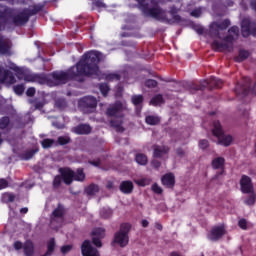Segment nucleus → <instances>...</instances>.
<instances>
[{
  "label": "nucleus",
  "mask_w": 256,
  "mask_h": 256,
  "mask_svg": "<svg viewBox=\"0 0 256 256\" xmlns=\"http://www.w3.org/2000/svg\"><path fill=\"white\" fill-rule=\"evenodd\" d=\"M212 133L214 137L218 139V145H223L224 147H229L233 143V136L223 133V128H221V123L219 121H214Z\"/></svg>",
  "instance_id": "39448f33"
},
{
  "label": "nucleus",
  "mask_w": 256,
  "mask_h": 256,
  "mask_svg": "<svg viewBox=\"0 0 256 256\" xmlns=\"http://www.w3.org/2000/svg\"><path fill=\"white\" fill-rule=\"evenodd\" d=\"M136 163H138V165H145L147 163V156L145 154H137L136 157Z\"/></svg>",
  "instance_id": "f704fd0d"
},
{
  "label": "nucleus",
  "mask_w": 256,
  "mask_h": 256,
  "mask_svg": "<svg viewBox=\"0 0 256 256\" xmlns=\"http://www.w3.org/2000/svg\"><path fill=\"white\" fill-rule=\"evenodd\" d=\"M108 117H123V105L116 103L106 111Z\"/></svg>",
  "instance_id": "dca6fc26"
},
{
  "label": "nucleus",
  "mask_w": 256,
  "mask_h": 256,
  "mask_svg": "<svg viewBox=\"0 0 256 256\" xmlns=\"http://www.w3.org/2000/svg\"><path fill=\"white\" fill-rule=\"evenodd\" d=\"M111 127H114L118 132L123 133L124 129L121 127L123 120L121 118H116L110 121Z\"/></svg>",
  "instance_id": "a878e982"
},
{
  "label": "nucleus",
  "mask_w": 256,
  "mask_h": 256,
  "mask_svg": "<svg viewBox=\"0 0 256 256\" xmlns=\"http://www.w3.org/2000/svg\"><path fill=\"white\" fill-rule=\"evenodd\" d=\"M99 89H100V92L102 93V95L104 97H107V93H109V85H107L105 83L99 84Z\"/></svg>",
  "instance_id": "37998d69"
},
{
  "label": "nucleus",
  "mask_w": 256,
  "mask_h": 256,
  "mask_svg": "<svg viewBox=\"0 0 256 256\" xmlns=\"http://www.w3.org/2000/svg\"><path fill=\"white\" fill-rule=\"evenodd\" d=\"M146 87L155 88L157 86V81L153 79L146 80L145 82Z\"/></svg>",
  "instance_id": "09e8293b"
},
{
  "label": "nucleus",
  "mask_w": 256,
  "mask_h": 256,
  "mask_svg": "<svg viewBox=\"0 0 256 256\" xmlns=\"http://www.w3.org/2000/svg\"><path fill=\"white\" fill-rule=\"evenodd\" d=\"M120 191L125 195H129L130 193H133V182L129 180L123 181L120 184Z\"/></svg>",
  "instance_id": "5701e85b"
},
{
  "label": "nucleus",
  "mask_w": 256,
  "mask_h": 256,
  "mask_svg": "<svg viewBox=\"0 0 256 256\" xmlns=\"http://www.w3.org/2000/svg\"><path fill=\"white\" fill-rule=\"evenodd\" d=\"M224 165H225V158L223 157H218L212 160L213 169H223Z\"/></svg>",
  "instance_id": "bb28decb"
},
{
  "label": "nucleus",
  "mask_w": 256,
  "mask_h": 256,
  "mask_svg": "<svg viewBox=\"0 0 256 256\" xmlns=\"http://www.w3.org/2000/svg\"><path fill=\"white\" fill-rule=\"evenodd\" d=\"M249 57V51L247 50H240L239 55L235 58L236 63H241L245 61Z\"/></svg>",
  "instance_id": "7c9ffc66"
},
{
  "label": "nucleus",
  "mask_w": 256,
  "mask_h": 256,
  "mask_svg": "<svg viewBox=\"0 0 256 256\" xmlns=\"http://www.w3.org/2000/svg\"><path fill=\"white\" fill-rule=\"evenodd\" d=\"M152 191L157 195H161L163 193V189L157 183L152 185Z\"/></svg>",
  "instance_id": "de8ad7c7"
},
{
  "label": "nucleus",
  "mask_w": 256,
  "mask_h": 256,
  "mask_svg": "<svg viewBox=\"0 0 256 256\" xmlns=\"http://www.w3.org/2000/svg\"><path fill=\"white\" fill-rule=\"evenodd\" d=\"M17 82L15 75L11 71L0 66V83L4 85H13Z\"/></svg>",
  "instance_id": "9b49d317"
},
{
  "label": "nucleus",
  "mask_w": 256,
  "mask_h": 256,
  "mask_svg": "<svg viewBox=\"0 0 256 256\" xmlns=\"http://www.w3.org/2000/svg\"><path fill=\"white\" fill-rule=\"evenodd\" d=\"M164 103H165V100L163 99V95L161 94H157L150 101V105H153L154 107L163 105Z\"/></svg>",
  "instance_id": "cd10ccee"
},
{
  "label": "nucleus",
  "mask_w": 256,
  "mask_h": 256,
  "mask_svg": "<svg viewBox=\"0 0 256 256\" xmlns=\"http://www.w3.org/2000/svg\"><path fill=\"white\" fill-rule=\"evenodd\" d=\"M0 55H11V41L0 35Z\"/></svg>",
  "instance_id": "f3484780"
},
{
  "label": "nucleus",
  "mask_w": 256,
  "mask_h": 256,
  "mask_svg": "<svg viewBox=\"0 0 256 256\" xmlns=\"http://www.w3.org/2000/svg\"><path fill=\"white\" fill-rule=\"evenodd\" d=\"M240 191L243 193H253V182L247 175H243L240 179Z\"/></svg>",
  "instance_id": "ddd939ff"
},
{
  "label": "nucleus",
  "mask_w": 256,
  "mask_h": 256,
  "mask_svg": "<svg viewBox=\"0 0 256 256\" xmlns=\"http://www.w3.org/2000/svg\"><path fill=\"white\" fill-rule=\"evenodd\" d=\"M87 195H97L99 193V186L95 184H91L86 188Z\"/></svg>",
  "instance_id": "2f4dec72"
},
{
  "label": "nucleus",
  "mask_w": 256,
  "mask_h": 256,
  "mask_svg": "<svg viewBox=\"0 0 256 256\" xmlns=\"http://www.w3.org/2000/svg\"><path fill=\"white\" fill-rule=\"evenodd\" d=\"M229 25H231V22L229 20L213 22L212 24H210V34L214 35L215 37H219V32L225 31V29H227Z\"/></svg>",
  "instance_id": "9d476101"
},
{
  "label": "nucleus",
  "mask_w": 256,
  "mask_h": 256,
  "mask_svg": "<svg viewBox=\"0 0 256 256\" xmlns=\"http://www.w3.org/2000/svg\"><path fill=\"white\" fill-rule=\"evenodd\" d=\"M24 92L25 86H23V84L14 86V93H16V95H23Z\"/></svg>",
  "instance_id": "c03bdc74"
},
{
  "label": "nucleus",
  "mask_w": 256,
  "mask_h": 256,
  "mask_svg": "<svg viewBox=\"0 0 256 256\" xmlns=\"http://www.w3.org/2000/svg\"><path fill=\"white\" fill-rule=\"evenodd\" d=\"M100 215L101 217H103V219H109V217L113 215V212L111 211V209L103 208L100 210Z\"/></svg>",
  "instance_id": "58836bf2"
},
{
  "label": "nucleus",
  "mask_w": 256,
  "mask_h": 256,
  "mask_svg": "<svg viewBox=\"0 0 256 256\" xmlns=\"http://www.w3.org/2000/svg\"><path fill=\"white\" fill-rule=\"evenodd\" d=\"M26 95L28 97H33V95H35V88H33V87L28 88L26 91Z\"/></svg>",
  "instance_id": "13d9d810"
},
{
  "label": "nucleus",
  "mask_w": 256,
  "mask_h": 256,
  "mask_svg": "<svg viewBox=\"0 0 256 256\" xmlns=\"http://www.w3.org/2000/svg\"><path fill=\"white\" fill-rule=\"evenodd\" d=\"M71 139L68 136H60L58 137V143L59 145H67Z\"/></svg>",
  "instance_id": "49530a36"
},
{
  "label": "nucleus",
  "mask_w": 256,
  "mask_h": 256,
  "mask_svg": "<svg viewBox=\"0 0 256 256\" xmlns=\"http://www.w3.org/2000/svg\"><path fill=\"white\" fill-rule=\"evenodd\" d=\"M241 34L243 37H249V35L256 37V23L249 18H244L241 23Z\"/></svg>",
  "instance_id": "1a4fd4ad"
},
{
  "label": "nucleus",
  "mask_w": 256,
  "mask_h": 256,
  "mask_svg": "<svg viewBox=\"0 0 256 256\" xmlns=\"http://www.w3.org/2000/svg\"><path fill=\"white\" fill-rule=\"evenodd\" d=\"M203 12L201 11V8H196L194 10L191 11L190 15L192 17H199Z\"/></svg>",
  "instance_id": "8fccbe9b"
},
{
  "label": "nucleus",
  "mask_w": 256,
  "mask_h": 256,
  "mask_svg": "<svg viewBox=\"0 0 256 256\" xmlns=\"http://www.w3.org/2000/svg\"><path fill=\"white\" fill-rule=\"evenodd\" d=\"M176 153H177V155H179L180 157H182V155H185V151H183V149H181V148H178V149L176 150Z\"/></svg>",
  "instance_id": "0e129e2a"
},
{
  "label": "nucleus",
  "mask_w": 256,
  "mask_h": 256,
  "mask_svg": "<svg viewBox=\"0 0 256 256\" xmlns=\"http://www.w3.org/2000/svg\"><path fill=\"white\" fill-rule=\"evenodd\" d=\"M11 125V119L7 116L0 118V129L1 131H5V129H9Z\"/></svg>",
  "instance_id": "c85d7f7f"
},
{
  "label": "nucleus",
  "mask_w": 256,
  "mask_h": 256,
  "mask_svg": "<svg viewBox=\"0 0 256 256\" xmlns=\"http://www.w3.org/2000/svg\"><path fill=\"white\" fill-rule=\"evenodd\" d=\"M24 245L21 241H16L14 242V249H16V251H19V249H23Z\"/></svg>",
  "instance_id": "6e6d98bb"
},
{
  "label": "nucleus",
  "mask_w": 256,
  "mask_h": 256,
  "mask_svg": "<svg viewBox=\"0 0 256 256\" xmlns=\"http://www.w3.org/2000/svg\"><path fill=\"white\" fill-rule=\"evenodd\" d=\"M162 184L164 187L168 189H173L175 187V175L173 173L165 174L161 179Z\"/></svg>",
  "instance_id": "aec40b11"
},
{
  "label": "nucleus",
  "mask_w": 256,
  "mask_h": 256,
  "mask_svg": "<svg viewBox=\"0 0 256 256\" xmlns=\"http://www.w3.org/2000/svg\"><path fill=\"white\" fill-rule=\"evenodd\" d=\"M195 31L198 33V35H203L204 33L203 27L201 26H196Z\"/></svg>",
  "instance_id": "e2e57ef3"
},
{
  "label": "nucleus",
  "mask_w": 256,
  "mask_h": 256,
  "mask_svg": "<svg viewBox=\"0 0 256 256\" xmlns=\"http://www.w3.org/2000/svg\"><path fill=\"white\" fill-rule=\"evenodd\" d=\"M239 38V27L232 26L228 30V35L224 38L225 43H221L215 40L212 43V47L214 51H227L231 53L233 51V41Z\"/></svg>",
  "instance_id": "20e7f679"
},
{
  "label": "nucleus",
  "mask_w": 256,
  "mask_h": 256,
  "mask_svg": "<svg viewBox=\"0 0 256 256\" xmlns=\"http://www.w3.org/2000/svg\"><path fill=\"white\" fill-rule=\"evenodd\" d=\"M209 85H211V80L210 81L203 80L200 82V86H194L193 89H195V91H203V89H205Z\"/></svg>",
  "instance_id": "e433bc0d"
},
{
  "label": "nucleus",
  "mask_w": 256,
  "mask_h": 256,
  "mask_svg": "<svg viewBox=\"0 0 256 256\" xmlns=\"http://www.w3.org/2000/svg\"><path fill=\"white\" fill-rule=\"evenodd\" d=\"M9 182L6 179H0V189H7Z\"/></svg>",
  "instance_id": "5fc2aeb1"
},
{
  "label": "nucleus",
  "mask_w": 256,
  "mask_h": 256,
  "mask_svg": "<svg viewBox=\"0 0 256 256\" xmlns=\"http://www.w3.org/2000/svg\"><path fill=\"white\" fill-rule=\"evenodd\" d=\"M147 125H159V122L161 121V119L159 118V116H147L145 119Z\"/></svg>",
  "instance_id": "c756f323"
},
{
  "label": "nucleus",
  "mask_w": 256,
  "mask_h": 256,
  "mask_svg": "<svg viewBox=\"0 0 256 256\" xmlns=\"http://www.w3.org/2000/svg\"><path fill=\"white\" fill-rule=\"evenodd\" d=\"M41 11L38 7L25 8L23 10H17L15 8H10L5 6L2 10L3 17H12V23L16 27H21L29 22L30 17L37 15Z\"/></svg>",
  "instance_id": "f03ea898"
},
{
  "label": "nucleus",
  "mask_w": 256,
  "mask_h": 256,
  "mask_svg": "<svg viewBox=\"0 0 256 256\" xmlns=\"http://www.w3.org/2000/svg\"><path fill=\"white\" fill-rule=\"evenodd\" d=\"M249 85H251V78L246 77L244 78L243 85H237L235 88L236 94L238 95H248L249 94Z\"/></svg>",
  "instance_id": "a211bd4d"
},
{
  "label": "nucleus",
  "mask_w": 256,
  "mask_h": 256,
  "mask_svg": "<svg viewBox=\"0 0 256 256\" xmlns=\"http://www.w3.org/2000/svg\"><path fill=\"white\" fill-rule=\"evenodd\" d=\"M199 147H200V149H207L209 147V141L200 140Z\"/></svg>",
  "instance_id": "864d4df0"
},
{
  "label": "nucleus",
  "mask_w": 256,
  "mask_h": 256,
  "mask_svg": "<svg viewBox=\"0 0 256 256\" xmlns=\"http://www.w3.org/2000/svg\"><path fill=\"white\" fill-rule=\"evenodd\" d=\"M106 187L107 189H113V182L108 181Z\"/></svg>",
  "instance_id": "774afa93"
},
{
  "label": "nucleus",
  "mask_w": 256,
  "mask_h": 256,
  "mask_svg": "<svg viewBox=\"0 0 256 256\" xmlns=\"http://www.w3.org/2000/svg\"><path fill=\"white\" fill-rule=\"evenodd\" d=\"M129 231H131V224H121L120 230L114 235V243L120 247H127L129 245Z\"/></svg>",
  "instance_id": "423d86ee"
},
{
  "label": "nucleus",
  "mask_w": 256,
  "mask_h": 256,
  "mask_svg": "<svg viewBox=\"0 0 256 256\" xmlns=\"http://www.w3.org/2000/svg\"><path fill=\"white\" fill-rule=\"evenodd\" d=\"M29 212V208L24 207L20 210V213H22L23 215L27 214Z\"/></svg>",
  "instance_id": "338daca9"
},
{
  "label": "nucleus",
  "mask_w": 256,
  "mask_h": 256,
  "mask_svg": "<svg viewBox=\"0 0 256 256\" xmlns=\"http://www.w3.org/2000/svg\"><path fill=\"white\" fill-rule=\"evenodd\" d=\"M54 187H59L61 185V176H56L54 178Z\"/></svg>",
  "instance_id": "bf43d9fd"
},
{
  "label": "nucleus",
  "mask_w": 256,
  "mask_h": 256,
  "mask_svg": "<svg viewBox=\"0 0 256 256\" xmlns=\"http://www.w3.org/2000/svg\"><path fill=\"white\" fill-rule=\"evenodd\" d=\"M2 201L4 203H13V201H15V196L13 193H4L2 195Z\"/></svg>",
  "instance_id": "72a5a7b5"
},
{
  "label": "nucleus",
  "mask_w": 256,
  "mask_h": 256,
  "mask_svg": "<svg viewBox=\"0 0 256 256\" xmlns=\"http://www.w3.org/2000/svg\"><path fill=\"white\" fill-rule=\"evenodd\" d=\"M55 107H57V109H65L67 107V101L65 99H58L55 101Z\"/></svg>",
  "instance_id": "4c0bfd02"
},
{
  "label": "nucleus",
  "mask_w": 256,
  "mask_h": 256,
  "mask_svg": "<svg viewBox=\"0 0 256 256\" xmlns=\"http://www.w3.org/2000/svg\"><path fill=\"white\" fill-rule=\"evenodd\" d=\"M250 194H251V195L244 201V203H245L246 205H255V199H256L255 193L252 192V193H250Z\"/></svg>",
  "instance_id": "a18cd8bd"
},
{
  "label": "nucleus",
  "mask_w": 256,
  "mask_h": 256,
  "mask_svg": "<svg viewBox=\"0 0 256 256\" xmlns=\"http://www.w3.org/2000/svg\"><path fill=\"white\" fill-rule=\"evenodd\" d=\"M136 1L138 2L139 9H141L146 17H152V19L162 21L163 23H173V20L167 18V12L161 9L157 0H151L150 3H147V0Z\"/></svg>",
  "instance_id": "7ed1b4c3"
},
{
  "label": "nucleus",
  "mask_w": 256,
  "mask_h": 256,
  "mask_svg": "<svg viewBox=\"0 0 256 256\" xmlns=\"http://www.w3.org/2000/svg\"><path fill=\"white\" fill-rule=\"evenodd\" d=\"M23 249L24 255L26 256H33V253H35V246L33 245V242L31 240H27L24 243Z\"/></svg>",
  "instance_id": "b1692460"
},
{
  "label": "nucleus",
  "mask_w": 256,
  "mask_h": 256,
  "mask_svg": "<svg viewBox=\"0 0 256 256\" xmlns=\"http://www.w3.org/2000/svg\"><path fill=\"white\" fill-rule=\"evenodd\" d=\"M63 213H65V210L63 209V206H58L53 212L51 217V225H55L57 223V219L60 221H63Z\"/></svg>",
  "instance_id": "412c9836"
},
{
  "label": "nucleus",
  "mask_w": 256,
  "mask_h": 256,
  "mask_svg": "<svg viewBox=\"0 0 256 256\" xmlns=\"http://www.w3.org/2000/svg\"><path fill=\"white\" fill-rule=\"evenodd\" d=\"M30 103H34L35 109H43V106L45 105L43 102L38 101V102H33L31 101Z\"/></svg>",
  "instance_id": "4d7b16f0"
},
{
  "label": "nucleus",
  "mask_w": 256,
  "mask_h": 256,
  "mask_svg": "<svg viewBox=\"0 0 256 256\" xmlns=\"http://www.w3.org/2000/svg\"><path fill=\"white\" fill-rule=\"evenodd\" d=\"M153 149H154L153 157H155L156 159H159V158L163 157V155H167L169 153V147H167V146L155 145L153 147Z\"/></svg>",
  "instance_id": "4be33fe9"
},
{
  "label": "nucleus",
  "mask_w": 256,
  "mask_h": 256,
  "mask_svg": "<svg viewBox=\"0 0 256 256\" xmlns=\"http://www.w3.org/2000/svg\"><path fill=\"white\" fill-rule=\"evenodd\" d=\"M93 3L96 7H105L103 0H95Z\"/></svg>",
  "instance_id": "052dcab7"
},
{
  "label": "nucleus",
  "mask_w": 256,
  "mask_h": 256,
  "mask_svg": "<svg viewBox=\"0 0 256 256\" xmlns=\"http://www.w3.org/2000/svg\"><path fill=\"white\" fill-rule=\"evenodd\" d=\"M210 85H214V87L220 88L221 85H223V80L216 78V77H211L210 78Z\"/></svg>",
  "instance_id": "ea45409f"
},
{
  "label": "nucleus",
  "mask_w": 256,
  "mask_h": 256,
  "mask_svg": "<svg viewBox=\"0 0 256 256\" xmlns=\"http://www.w3.org/2000/svg\"><path fill=\"white\" fill-rule=\"evenodd\" d=\"M78 106L84 113H93L97 107V98L85 96L78 101Z\"/></svg>",
  "instance_id": "6e6552de"
},
{
  "label": "nucleus",
  "mask_w": 256,
  "mask_h": 256,
  "mask_svg": "<svg viewBox=\"0 0 256 256\" xmlns=\"http://www.w3.org/2000/svg\"><path fill=\"white\" fill-rule=\"evenodd\" d=\"M105 61V56H101L99 51H89L83 54L80 61L66 71H56L51 74V78L41 75L35 78L31 76L24 77V80L31 82L37 81L39 85H48V87H57L65 85L69 81H81L80 77H92L99 75V63Z\"/></svg>",
  "instance_id": "f257e3e1"
},
{
  "label": "nucleus",
  "mask_w": 256,
  "mask_h": 256,
  "mask_svg": "<svg viewBox=\"0 0 256 256\" xmlns=\"http://www.w3.org/2000/svg\"><path fill=\"white\" fill-rule=\"evenodd\" d=\"M71 249H73V246H71V245L62 246L61 253H63V255H66V253H69V251H71Z\"/></svg>",
  "instance_id": "3c124183"
},
{
  "label": "nucleus",
  "mask_w": 256,
  "mask_h": 256,
  "mask_svg": "<svg viewBox=\"0 0 256 256\" xmlns=\"http://www.w3.org/2000/svg\"><path fill=\"white\" fill-rule=\"evenodd\" d=\"M105 237V229L103 228H95L92 231V241L93 244L96 247H102L103 244L101 243V239H103Z\"/></svg>",
  "instance_id": "2eb2a0df"
},
{
  "label": "nucleus",
  "mask_w": 256,
  "mask_h": 256,
  "mask_svg": "<svg viewBox=\"0 0 256 256\" xmlns=\"http://www.w3.org/2000/svg\"><path fill=\"white\" fill-rule=\"evenodd\" d=\"M53 143H55V140L53 139H44L41 141L43 149H49V147H51Z\"/></svg>",
  "instance_id": "a19ab883"
},
{
  "label": "nucleus",
  "mask_w": 256,
  "mask_h": 256,
  "mask_svg": "<svg viewBox=\"0 0 256 256\" xmlns=\"http://www.w3.org/2000/svg\"><path fill=\"white\" fill-rule=\"evenodd\" d=\"M225 235V227L224 226H214L210 233L208 234V239L210 241H219L221 237Z\"/></svg>",
  "instance_id": "4468645a"
},
{
  "label": "nucleus",
  "mask_w": 256,
  "mask_h": 256,
  "mask_svg": "<svg viewBox=\"0 0 256 256\" xmlns=\"http://www.w3.org/2000/svg\"><path fill=\"white\" fill-rule=\"evenodd\" d=\"M105 80L106 81H120L121 76L119 74H116V73H110V74L105 75Z\"/></svg>",
  "instance_id": "c9c22d12"
},
{
  "label": "nucleus",
  "mask_w": 256,
  "mask_h": 256,
  "mask_svg": "<svg viewBox=\"0 0 256 256\" xmlns=\"http://www.w3.org/2000/svg\"><path fill=\"white\" fill-rule=\"evenodd\" d=\"M62 178L66 185H71L73 181H85V173L79 168L76 172L66 168L62 171Z\"/></svg>",
  "instance_id": "0eeeda50"
},
{
  "label": "nucleus",
  "mask_w": 256,
  "mask_h": 256,
  "mask_svg": "<svg viewBox=\"0 0 256 256\" xmlns=\"http://www.w3.org/2000/svg\"><path fill=\"white\" fill-rule=\"evenodd\" d=\"M141 225H142V227H149V221H147V220H142V221H141Z\"/></svg>",
  "instance_id": "69168bd1"
},
{
  "label": "nucleus",
  "mask_w": 256,
  "mask_h": 256,
  "mask_svg": "<svg viewBox=\"0 0 256 256\" xmlns=\"http://www.w3.org/2000/svg\"><path fill=\"white\" fill-rule=\"evenodd\" d=\"M152 167H154V169H159L161 167V162H159L157 160H153Z\"/></svg>",
  "instance_id": "680f3d73"
},
{
  "label": "nucleus",
  "mask_w": 256,
  "mask_h": 256,
  "mask_svg": "<svg viewBox=\"0 0 256 256\" xmlns=\"http://www.w3.org/2000/svg\"><path fill=\"white\" fill-rule=\"evenodd\" d=\"M134 183H136V185H139V187H147V185H151V178H141L135 180Z\"/></svg>",
  "instance_id": "473e14b6"
},
{
  "label": "nucleus",
  "mask_w": 256,
  "mask_h": 256,
  "mask_svg": "<svg viewBox=\"0 0 256 256\" xmlns=\"http://www.w3.org/2000/svg\"><path fill=\"white\" fill-rule=\"evenodd\" d=\"M38 151L39 149L27 150L20 155V158L23 161H29V159H33V156L35 155V153H38Z\"/></svg>",
  "instance_id": "393cba45"
},
{
  "label": "nucleus",
  "mask_w": 256,
  "mask_h": 256,
  "mask_svg": "<svg viewBox=\"0 0 256 256\" xmlns=\"http://www.w3.org/2000/svg\"><path fill=\"white\" fill-rule=\"evenodd\" d=\"M83 256H100L99 250L91 245V241L85 240L81 246Z\"/></svg>",
  "instance_id": "f8f14e48"
},
{
  "label": "nucleus",
  "mask_w": 256,
  "mask_h": 256,
  "mask_svg": "<svg viewBox=\"0 0 256 256\" xmlns=\"http://www.w3.org/2000/svg\"><path fill=\"white\" fill-rule=\"evenodd\" d=\"M92 128L89 124H80L72 128V133L76 135H89L91 133Z\"/></svg>",
  "instance_id": "6ab92c4d"
},
{
  "label": "nucleus",
  "mask_w": 256,
  "mask_h": 256,
  "mask_svg": "<svg viewBox=\"0 0 256 256\" xmlns=\"http://www.w3.org/2000/svg\"><path fill=\"white\" fill-rule=\"evenodd\" d=\"M238 226L240 229H247V220L246 219H240L238 222Z\"/></svg>",
  "instance_id": "603ef678"
},
{
  "label": "nucleus",
  "mask_w": 256,
  "mask_h": 256,
  "mask_svg": "<svg viewBox=\"0 0 256 256\" xmlns=\"http://www.w3.org/2000/svg\"><path fill=\"white\" fill-rule=\"evenodd\" d=\"M132 103L133 105H141L143 103V95H134L132 96Z\"/></svg>",
  "instance_id": "79ce46f5"
}]
</instances>
